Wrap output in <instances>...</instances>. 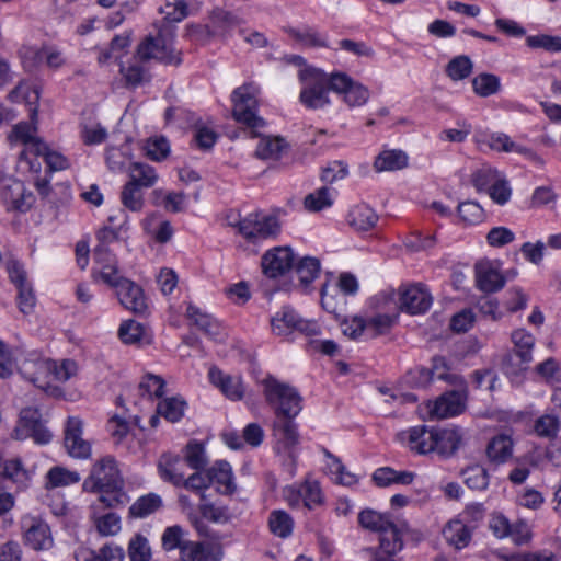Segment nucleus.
<instances>
[{
	"label": "nucleus",
	"instance_id": "obj_31",
	"mask_svg": "<svg viewBox=\"0 0 561 561\" xmlns=\"http://www.w3.org/2000/svg\"><path fill=\"white\" fill-rule=\"evenodd\" d=\"M129 181L141 188L152 187L158 181L156 169L147 163L133 162L128 168Z\"/></svg>",
	"mask_w": 561,
	"mask_h": 561
},
{
	"label": "nucleus",
	"instance_id": "obj_19",
	"mask_svg": "<svg viewBox=\"0 0 561 561\" xmlns=\"http://www.w3.org/2000/svg\"><path fill=\"white\" fill-rule=\"evenodd\" d=\"M432 305V297L425 287L413 285L401 293L400 307L411 314L424 313Z\"/></svg>",
	"mask_w": 561,
	"mask_h": 561
},
{
	"label": "nucleus",
	"instance_id": "obj_36",
	"mask_svg": "<svg viewBox=\"0 0 561 561\" xmlns=\"http://www.w3.org/2000/svg\"><path fill=\"white\" fill-rule=\"evenodd\" d=\"M207 472L208 477L211 478V483L217 482L222 486L220 492L225 494L234 492L236 486L232 482V470L227 461H217Z\"/></svg>",
	"mask_w": 561,
	"mask_h": 561
},
{
	"label": "nucleus",
	"instance_id": "obj_60",
	"mask_svg": "<svg viewBox=\"0 0 561 561\" xmlns=\"http://www.w3.org/2000/svg\"><path fill=\"white\" fill-rule=\"evenodd\" d=\"M206 557V547L203 542L191 541L187 539L180 550V559L182 561H205Z\"/></svg>",
	"mask_w": 561,
	"mask_h": 561
},
{
	"label": "nucleus",
	"instance_id": "obj_47",
	"mask_svg": "<svg viewBox=\"0 0 561 561\" xmlns=\"http://www.w3.org/2000/svg\"><path fill=\"white\" fill-rule=\"evenodd\" d=\"M121 73L123 75L127 88H136L150 80L148 70L138 62L130 64L127 67L122 66Z\"/></svg>",
	"mask_w": 561,
	"mask_h": 561
},
{
	"label": "nucleus",
	"instance_id": "obj_8",
	"mask_svg": "<svg viewBox=\"0 0 561 561\" xmlns=\"http://www.w3.org/2000/svg\"><path fill=\"white\" fill-rule=\"evenodd\" d=\"M83 490L96 492L98 490H115L123 486V480L116 467L115 460L105 457L95 462L90 476L83 482Z\"/></svg>",
	"mask_w": 561,
	"mask_h": 561
},
{
	"label": "nucleus",
	"instance_id": "obj_38",
	"mask_svg": "<svg viewBox=\"0 0 561 561\" xmlns=\"http://www.w3.org/2000/svg\"><path fill=\"white\" fill-rule=\"evenodd\" d=\"M162 506L161 497L156 493L140 496L130 507L129 515L135 518H145Z\"/></svg>",
	"mask_w": 561,
	"mask_h": 561
},
{
	"label": "nucleus",
	"instance_id": "obj_33",
	"mask_svg": "<svg viewBox=\"0 0 561 561\" xmlns=\"http://www.w3.org/2000/svg\"><path fill=\"white\" fill-rule=\"evenodd\" d=\"M408 165V156L401 150H385L374 162L377 172L401 170Z\"/></svg>",
	"mask_w": 561,
	"mask_h": 561
},
{
	"label": "nucleus",
	"instance_id": "obj_55",
	"mask_svg": "<svg viewBox=\"0 0 561 561\" xmlns=\"http://www.w3.org/2000/svg\"><path fill=\"white\" fill-rule=\"evenodd\" d=\"M182 461L192 469H203L207 463L204 446L196 442H190L186 446L185 458Z\"/></svg>",
	"mask_w": 561,
	"mask_h": 561
},
{
	"label": "nucleus",
	"instance_id": "obj_32",
	"mask_svg": "<svg viewBox=\"0 0 561 561\" xmlns=\"http://www.w3.org/2000/svg\"><path fill=\"white\" fill-rule=\"evenodd\" d=\"M90 510L91 518L102 536H114L121 530V518L118 515L112 512L101 515L99 505H91Z\"/></svg>",
	"mask_w": 561,
	"mask_h": 561
},
{
	"label": "nucleus",
	"instance_id": "obj_62",
	"mask_svg": "<svg viewBox=\"0 0 561 561\" xmlns=\"http://www.w3.org/2000/svg\"><path fill=\"white\" fill-rule=\"evenodd\" d=\"M514 238V232L505 227H494L486 234L489 245L494 248L504 247L513 242Z\"/></svg>",
	"mask_w": 561,
	"mask_h": 561
},
{
	"label": "nucleus",
	"instance_id": "obj_16",
	"mask_svg": "<svg viewBox=\"0 0 561 561\" xmlns=\"http://www.w3.org/2000/svg\"><path fill=\"white\" fill-rule=\"evenodd\" d=\"M0 195L8 211L26 213L35 202L33 193L19 180L5 185Z\"/></svg>",
	"mask_w": 561,
	"mask_h": 561
},
{
	"label": "nucleus",
	"instance_id": "obj_41",
	"mask_svg": "<svg viewBox=\"0 0 561 561\" xmlns=\"http://www.w3.org/2000/svg\"><path fill=\"white\" fill-rule=\"evenodd\" d=\"M463 482L471 490L482 491L489 485V473L486 469L480 465L467 467L461 472Z\"/></svg>",
	"mask_w": 561,
	"mask_h": 561
},
{
	"label": "nucleus",
	"instance_id": "obj_10",
	"mask_svg": "<svg viewBox=\"0 0 561 561\" xmlns=\"http://www.w3.org/2000/svg\"><path fill=\"white\" fill-rule=\"evenodd\" d=\"M239 232L250 242L256 243L279 233L280 226L274 216L250 214L238 224Z\"/></svg>",
	"mask_w": 561,
	"mask_h": 561
},
{
	"label": "nucleus",
	"instance_id": "obj_59",
	"mask_svg": "<svg viewBox=\"0 0 561 561\" xmlns=\"http://www.w3.org/2000/svg\"><path fill=\"white\" fill-rule=\"evenodd\" d=\"M559 419L552 414H545L535 423V432L540 437H556L559 432Z\"/></svg>",
	"mask_w": 561,
	"mask_h": 561
},
{
	"label": "nucleus",
	"instance_id": "obj_42",
	"mask_svg": "<svg viewBox=\"0 0 561 561\" xmlns=\"http://www.w3.org/2000/svg\"><path fill=\"white\" fill-rule=\"evenodd\" d=\"M473 70L471 59L466 55L454 57L446 66V73L453 81L468 78Z\"/></svg>",
	"mask_w": 561,
	"mask_h": 561
},
{
	"label": "nucleus",
	"instance_id": "obj_15",
	"mask_svg": "<svg viewBox=\"0 0 561 561\" xmlns=\"http://www.w3.org/2000/svg\"><path fill=\"white\" fill-rule=\"evenodd\" d=\"M83 422L79 417L69 416L64 428V446L72 458L87 459L91 456V445L83 439Z\"/></svg>",
	"mask_w": 561,
	"mask_h": 561
},
{
	"label": "nucleus",
	"instance_id": "obj_48",
	"mask_svg": "<svg viewBox=\"0 0 561 561\" xmlns=\"http://www.w3.org/2000/svg\"><path fill=\"white\" fill-rule=\"evenodd\" d=\"M186 541V531L179 525L167 527L161 537L162 548L165 551L174 549L180 551Z\"/></svg>",
	"mask_w": 561,
	"mask_h": 561
},
{
	"label": "nucleus",
	"instance_id": "obj_14",
	"mask_svg": "<svg viewBox=\"0 0 561 561\" xmlns=\"http://www.w3.org/2000/svg\"><path fill=\"white\" fill-rule=\"evenodd\" d=\"M295 254L289 247H276L266 251L261 259L263 274L268 279L286 275L294 266Z\"/></svg>",
	"mask_w": 561,
	"mask_h": 561
},
{
	"label": "nucleus",
	"instance_id": "obj_45",
	"mask_svg": "<svg viewBox=\"0 0 561 561\" xmlns=\"http://www.w3.org/2000/svg\"><path fill=\"white\" fill-rule=\"evenodd\" d=\"M268 525L271 531L280 537L286 538L293 531V518L284 511H273L270 515Z\"/></svg>",
	"mask_w": 561,
	"mask_h": 561
},
{
	"label": "nucleus",
	"instance_id": "obj_35",
	"mask_svg": "<svg viewBox=\"0 0 561 561\" xmlns=\"http://www.w3.org/2000/svg\"><path fill=\"white\" fill-rule=\"evenodd\" d=\"M472 90L480 98H489L500 92V78L490 72H481L477 75L472 81Z\"/></svg>",
	"mask_w": 561,
	"mask_h": 561
},
{
	"label": "nucleus",
	"instance_id": "obj_56",
	"mask_svg": "<svg viewBox=\"0 0 561 561\" xmlns=\"http://www.w3.org/2000/svg\"><path fill=\"white\" fill-rule=\"evenodd\" d=\"M333 201L328 187H321L305 197V207L310 211H320L330 207Z\"/></svg>",
	"mask_w": 561,
	"mask_h": 561
},
{
	"label": "nucleus",
	"instance_id": "obj_1",
	"mask_svg": "<svg viewBox=\"0 0 561 561\" xmlns=\"http://www.w3.org/2000/svg\"><path fill=\"white\" fill-rule=\"evenodd\" d=\"M257 92L259 89L253 83L234 89L231 94L232 116L244 126L250 137L260 138L255 156L262 160H276L280 157L285 142L283 138L262 135L261 129L265 127V121L256 114Z\"/></svg>",
	"mask_w": 561,
	"mask_h": 561
},
{
	"label": "nucleus",
	"instance_id": "obj_64",
	"mask_svg": "<svg viewBox=\"0 0 561 561\" xmlns=\"http://www.w3.org/2000/svg\"><path fill=\"white\" fill-rule=\"evenodd\" d=\"M1 474L5 480H11L14 483H23L27 478L26 471L23 469L20 459L5 461Z\"/></svg>",
	"mask_w": 561,
	"mask_h": 561
},
{
	"label": "nucleus",
	"instance_id": "obj_51",
	"mask_svg": "<svg viewBox=\"0 0 561 561\" xmlns=\"http://www.w3.org/2000/svg\"><path fill=\"white\" fill-rule=\"evenodd\" d=\"M299 496L302 497L305 506L309 510L323 502L320 484L316 480H306L299 489Z\"/></svg>",
	"mask_w": 561,
	"mask_h": 561
},
{
	"label": "nucleus",
	"instance_id": "obj_21",
	"mask_svg": "<svg viewBox=\"0 0 561 561\" xmlns=\"http://www.w3.org/2000/svg\"><path fill=\"white\" fill-rule=\"evenodd\" d=\"M208 377L210 382L219 388L229 400L238 401L243 398L244 387L241 377L227 375L217 367L209 369Z\"/></svg>",
	"mask_w": 561,
	"mask_h": 561
},
{
	"label": "nucleus",
	"instance_id": "obj_6",
	"mask_svg": "<svg viewBox=\"0 0 561 561\" xmlns=\"http://www.w3.org/2000/svg\"><path fill=\"white\" fill-rule=\"evenodd\" d=\"M274 334L287 337L294 332L306 336H316L321 333L320 325L313 320L300 317L294 309L284 307L271 319Z\"/></svg>",
	"mask_w": 561,
	"mask_h": 561
},
{
	"label": "nucleus",
	"instance_id": "obj_25",
	"mask_svg": "<svg viewBox=\"0 0 561 561\" xmlns=\"http://www.w3.org/2000/svg\"><path fill=\"white\" fill-rule=\"evenodd\" d=\"M434 431L435 430H427L426 426L410 428L408 438L410 449L420 455L434 453Z\"/></svg>",
	"mask_w": 561,
	"mask_h": 561
},
{
	"label": "nucleus",
	"instance_id": "obj_34",
	"mask_svg": "<svg viewBox=\"0 0 561 561\" xmlns=\"http://www.w3.org/2000/svg\"><path fill=\"white\" fill-rule=\"evenodd\" d=\"M47 150V145L42 139L35 137L24 145L19 159L20 161H25L31 171L39 172L41 163L38 157L43 156L45 158Z\"/></svg>",
	"mask_w": 561,
	"mask_h": 561
},
{
	"label": "nucleus",
	"instance_id": "obj_49",
	"mask_svg": "<svg viewBox=\"0 0 561 561\" xmlns=\"http://www.w3.org/2000/svg\"><path fill=\"white\" fill-rule=\"evenodd\" d=\"M93 255L94 261L101 265L100 277L102 280L104 271H107L114 277L119 274L117 268V261L115 256L110 252L107 247H104L103 244L96 245L94 248Z\"/></svg>",
	"mask_w": 561,
	"mask_h": 561
},
{
	"label": "nucleus",
	"instance_id": "obj_2",
	"mask_svg": "<svg viewBox=\"0 0 561 561\" xmlns=\"http://www.w3.org/2000/svg\"><path fill=\"white\" fill-rule=\"evenodd\" d=\"M266 401L275 410L274 434L285 448H293L299 443L297 426L293 422L301 410V397L297 390L268 376L263 380Z\"/></svg>",
	"mask_w": 561,
	"mask_h": 561
},
{
	"label": "nucleus",
	"instance_id": "obj_28",
	"mask_svg": "<svg viewBox=\"0 0 561 561\" xmlns=\"http://www.w3.org/2000/svg\"><path fill=\"white\" fill-rule=\"evenodd\" d=\"M443 536L456 550H461L471 541V531L461 520H451L443 529Z\"/></svg>",
	"mask_w": 561,
	"mask_h": 561
},
{
	"label": "nucleus",
	"instance_id": "obj_57",
	"mask_svg": "<svg viewBox=\"0 0 561 561\" xmlns=\"http://www.w3.org/2000/svg\"><path fill=\"white\" fill-rule=\"evenodd\" d=\"M164 380L160 376L149 374L139 383V391L141 396H148L150 399L160 398L164 393Z\"/></svg>",
	"mask_w": 561,
	"mask_h": 561
},
{
	"label": "nucleus",
	"instance_id": "obj_61",
	"mask_svg": "<svg viewBox=\"0 0 561 561\" xmlns=\"http://www.w3.org/2000/svg\"><path fill=\"white\" fill-rule=\"evenodd\" d=\"M18 307L24 314L33 312L36 305V296L34 294L31 283L18 286Z\"/></svg>",
	"mask_w": 561,
	"mask_h": 561
},
{
	"label": "nucleus",
	"instance_id": "obj_39",
	"mask_svg": "<svg viewBox=\"0 0 561 561\" xmlns=\"http://www.w3.org/2000/svg\"><path fill=\"white\" fill-rule=\"evenodd\" d=\"M127 556L130 561H150L152 551L148 538L140 533L135 534L129 539Z\"/></svg>",
	"mask_w": 561,
	"mask_h": 561
},
{
	"label": "nucleus",
	"instance_id": "obj_7",
	"mask_svg": "<svg viewBox=\"0 0 561 561\" xmlns=\"http://www.w3.org/2000/svg\"><path fill=\"white\" fill-rule=\"evenodd\" d=\"M103 282L116 289L117 298L126 309L135 313L145 312L147 304L144 290L139 285L119 274L114 277L107 271L103 273Z\"/></svg>",
	"mask_w": 561,
	"mask_h": 561
},
{
	"label": "nucleus",
	"instance_id": "obj_22",
	"mask_svg": "<svg viewBox=\"0 0 561 561\" xmlns=\"http://www.w3.org/2000/svg\"><path fill=\"white\" fill-rule=\"evenodd\" d=\"M434 437V453L443 457H449L459 448L462 440V432L458 427L435 430Z\"/></svg>",
	"mask_w": 561,
	"mask_h": 561
},
{
	"label": "nucleus",
	"instance_id": "obj_5",
	"mask_svg": "<svg viewBox=\"0 0 561 561\" xmlns=\"http://www.w3.org/2000/svg\"><path fill=\"white\" fill-rule=\"evenodd\" d=\"M298 78L302 84L299 100L307 108L318 110L330 103L332 73L328 76L320 69L305 67L299 70Z\"/></svg>",
	"mask_w": 561,
	"mask_h": 561
},
{
	"label": "nucleus",
	"instance_id": "obj_53",
	"mask_svg": "<svg viewBox=\"0 0 561 561\" xmlns=\"http://www.w3.org/2000/svg\"><path fill=\"white\" fill-rule=\"evenodd\" d=\"M146 156L152 161H162L170 153V145L164 137L149 138L145 146Z\"/></svg>",
	"mask_w": 561,
	"mask_h": 561
},
{
	"label": "nucleus",
	"instance_id": "obj_18",
	"mask_svg": "<svg viewBox=\"0 0 561 561\" xmlns=\"http://www.w3.org/2000/svg\"><path fill=\"white\" fill-rule=\"evenodd\" d=\"M474 141L481 149L482 146H486L490 150L496 152H517L524 156H533V152L516 142L504 133H479L474 136Z\"/></svg>",
	"mask_w": 561,
	"mask_h": 561
},
{
	"label": "nucleus",
	"instance_id": "obj_9",
	"mask_svg": "<svg viewBox=\"0 0 561 561\" xmlns=\"http://www.w3.org/2000/svg\"><path fill=\"white\" fill-rule=\"evenodd\" d=\"M405 524L392 523L391 526L380 533L378 549L366 548V552L374 561H393V557L403 549V534Z\"/></svg>",
	"mask_w": 561,
	"mask_h": 561
},
{
	"label": "nucleus",
	"instance_id": "obj_63",
	"mask_svg": "<svg viewBox=\"0 0 561 561\" xmlns=\"http://www.w3.org/2000/svg\"><path fill=\"white\" fill-rule=\"evenodd\" d=\"M209 19L213 25L221 31L229 30L238 24V19L232 13L225 11L220 8L214 9L209 13Z\"/></svg>",
	"mask_w": 561,
	"mask_h": 561
},
{
	"label": "nucleus",
	"instance_id": "obj_13",
	"mask_svg": "<svg viewBox=\"0 0 561 561\" xmlns=\"http://www.w3.org/2000/svg\"><path fill=\"white\" fill-rule=\"evenodd\" d=\"M331 89L332 91L342 94L344 102L350 107L363 106L370 98L368 88L357 81H354L343 72L332 73Z\"/></svg>",
	"mask_w": 561,
	"mask_h": 561
},
{
	"label": "nucleus",
	"instance_id": "obj_44",
	"mask_svg": "<svg viewBox=\"0 0 561 561\" xmlns=\"http://www.w3.org/2000/svg\"><path fill=\"white\" fill-rule=\"evenodd\" d=\"M142 188L134 185V182H127L121 192L122 204L131 211H140L144 207Z\"/></svg>",
	"mask_w": 561,
	"mask_h": 561
},
{
	"label": "nucleus",
	"instance_id": "obj_46",
	"mask_svg": "<svg viewBox=\"0 0 561 561\" xmlns=\"http://www.w3.org/2000/svg\"><path fill=\"white\" fill-rule=\"evenodd\" d=\"M185 401L178 398H167L157 405V412L170 422H178L184 413Z\"/></svg>",
	"mask_w": 561,
	"mask_h": 561
},
{
	"label": "nucleus",
	"instance_id": "obj_12",
	"mask_svg": "<svg viewBox=\"0 0 561 561\" xmlns=\"http://www.w3.org/2000/svg\"><path fill=\"white\" fill-rule=\"evenodd\" d=\"M15 437L18 439L32 437L37 444H47L53 435L46 428L39 411L35 408H25L20 412Z\"/></svg>",
	"mask_w": 561,
	"mask_h": 561
},
{
	"label": "nucleus",
	"instance_id": "obj_20",
	"mask_svg": "<svg viewBox=\"0 0 561 561\" xmlns=\"http://www.w3.org/2000/svg\"><path fill=\"white\" fill-rule=\"evenodd\" d=\"M477 287L486 294L501 290L506 283L505 277L491 262H479L476 264Z\"/></svg>",
	"mask_w": 561,
	"mask_h": 561
},
{
	"label": "nucleus",
	"instance_id": "obj_52",
	"mask_svg": "<svg viewBox=\"0 0 561 561\" xmlns=\"http://www.w3.org/2000/svg\"><path fill=\"white\" fill-rule=\"evenodd\" d=\"M530 48H541L549 53L561 51V37L548 34L530 35L526 38Z\"/></svg>",
	"mask_w": 561,
	"mask_h": 561
},
{
	"label": "nucleus",
	"instance_id": "obj_4",
	"mask_svg": "<svg viewBox=\"0 0 561 561\" xmlns=\"http://www.w3.org/2000/svg\"><path fill=\"white\" fill-rule=\"evenodd\" d=\"M175 28L164 24L156 36L148 35L138 45L136 57L139 61L156 59L163 65L179 66L182 62L181 51L174 47Z\"/></svg>",
	"mask_w": 561,
	"mask_h": 561
},
{
	"label": "nucleus",
	"instance_id": "obj_17",
	"mask_svg": "<svg viewBox=\"0 0 561 561\" xmlns=\"http://www.w3.org/2000/svg\"><path fill=\"white\" fill-rule=\"evenodd\" d=\"M467 393L463 387L442 394L434 403L431 414L446 419L460 414L465 410Z\"/></svg>",
	"mask_w": 561,
	"mask_h": 561
},
{
	"label": "nucleus",
	"instance_id": "obj_50",
	"mask_svg": "<svg viewBox=\"0 0 561 561\" xmlns=\"http://www.w3.org/2000/svg\"><path fill=\"white\" fill-rule=\"evenodd\" d=\"M394 318L389 314H376L365 319L366 334L370 337L386 334L392 328Z\"/></svg>",
	"mask_w": 561,
	"mask_h": 561
},
{
	"label": "nucleus",
	"instance_id": "obj_11",
	"mask_svg": "<svg viewBox=\"0 0 561 561\" xmlns=\"http://www.w3.org/2000/svg\"><path fill=\"white\" fill-rule=\"evenodd\" d=\"M511 339L514 344V353L507 357L506 374H517L526 370L533 360V348L536 340L525 329L513 331Z\"/></svg>",
	"mask_w": 561,
	"mask_h": 561
},
{
	"label": "nucleus",
	"instance_id": "obj_54",
	"mask_svg": "<svg viewBox=\"0 0 561 561\" xmlns=\"http://www.w3.org/2000/svg\"><path fill=\"white\" fill-rule=\"evenodd\" d=\"M96 492H100L101 495L92 505H99V512H101L103 508L122 505L127 500V495L123 491V486L115 490H98Z\"/></svg>",
	"mask_w": 561,
	"mask_h": 561
},
{
	"label": "nucleus",
	"instance_id": "obj_27",
	"mask_svg": "<svg viewBox=\"0 0 561 561\" xmlns=\"http://www.w3.org/2000/svg\"><path fill=\"white\" fill-rule=\"evenodd\" d=\"M183 466L184 463L179 457L163 455L158 463V469L163 480L171 482L175 486H182L185 478L181 470Z\"/></svg>",
	"mask_w": 561,
	"mask_h": 561
},
{
	"label": "nucleus",
	"instance_id": "obj_26",
	"mask_svg": "<svg viewBox=\"0 0 561 561\" xmlns=\"http://www.w3.org/2000/svg\"><path fill=\"white\" fill-rule=\"evenodd\" d=\"M377 221V214L366 204L354 206L347 215L348 225L356 231H368L376 226Z\"/></svg>",
	"mask_w": 561,
	"mask_h": 561
},
{
	"label": "nucleus",
	"instance_id": "obj_23",
	"mask_svg": "<svg viewBox=\"0 0 561 561\" xmlns=\"http://www.w3.org/2000/svg\"><path fill=\"white\" fill-rule=\"evenodd\" d=\"M25 541L34 550H46L53 546L49 526L39 519H32L26 527Z\"/></svg>",
	"mask_w": 561,
	"mask_h": 561
},
{
	"label": "nucleus",
	"instance_id": "obj_29",
	"mask_svg": "<svg viewBox=\"0 0 561 561\" xmlns=\"http://www.w3.org/2000/svg\"><path fill=\"white\" fill-rule=\"evenodd\" d=\"M118 336L125 344H150L151 336L144 325L135 320L124 321L118 329Z\"/></svg>",
	"mask_w": 561,
	"mask_h": 561
},
{
	"label": "nucleus",
	"instance_id": "obj_40",
	"mask_svg": "<svg viewBox=\"0 0 561 561\" xmlns=\"http://www.w3.org/2000/svg\"><path fill=\"white\" fill-rule=\"evenodd\" d=\"M300 285L307 289L320 273V261L316 257L306 256L296 265Z\"/></svg>",
	"mask_w": 561,
	"mask_h": 561
},
{
	"label": "nucleus",
	"instance_id": "obj_24",
	"mask_svg": "<svg viewBox=\"0 0 561 561\" xmlns=\"http://www.w3.org/2000/svg\"><path fill=\"white\" fill-rule=\"evenodd\" d=\"M485 453L491 462L504 463L512 457L513 440L508 435H496L488 443Z\"/></svg>",
	"mask_w": 561,
	"mask_h": 561
},
{
	"label": "nucleus",
	"instance_id": "obj_37",
	"mask_svg": "<svg viewBox=\"0 0 561 561\" xmlns=\"http://www.w3.org/2000/svg\"><path fill=\"white\" fill-rule=\"evenodd\" d=\"M358 523L363 528L380 534L393 522L385 514L366 508L358 514Z\"/></svg>",
	"mask_w": 561,
	"mask_h": 561
},
{
	"label": "nucleus",
	"instance_id": "obj_30",
	"mask_svg": "<svg viewBox=\"0 0 561 561\" xmlns=\"http://www.w3.org/2000/svg\"><path fill=\"white\" fill-rule=\"evenodd\" d=\"M186 314L206 335L215 340H220V325L213 317L202 312L193 305L187 307Z\"/></svg>",
	"mask_w": 561,
	"mask_h": 561
},
{
	"label": "nucleus",
	"instance_id": "obj_3",
	"mask_svg": "<svg viewBox=\"0 0 561 561\" xmlns=\"http://www.w3.org/2000/svg\"><path fill=\"white\" fill-rule=\"evenodd\" d=\"M21 375L37 388L50 396H58L60 389L53 386V381L65 382L77 373V365L73 360L65 359L60 365L55 360L38 358L26 360L20 367Z\"/></svg>",
	"mask_w": 561,
	"mask_h": 561
},
{
	"label": "nucleus",
	"instance_id": "obj_58",
	"mask_svg": "<svg viewBox=\"0 0 561 561\" xmlns=\"http://www.w3.org/2000/svg\"><path fill=\"white\" fill-rule=\"evenodd\" d=\"M499 178L497 170L484 165L472 174V184L478 191H484L489 190Z\"/></svg>",
	"mask_w": 561,
	"mask_h": 561
},
{
	"label": "nucleus",
	"instance_id": "obj_43",
	"mask_svg": "<svg viewBox=\"0 0 561 561\" xmlns=\"http://www.w3.org/2000/svg\"><path fill=\"white\" fill-rule=\"evenodd\" d=\"M46 478L50 488L67 486L80 481V474L77 471H70L59 466L53 467Z\"/></svg>",
	"mask_w": 561,
	"mask_h": 561
}]
</instances>
